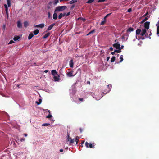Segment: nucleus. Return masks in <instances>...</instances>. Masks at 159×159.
I'll return each mask as SVG.
<instances>
[{
  "label": "nucleus",
  "instance_id": "ddd939ff",
  "mask_svg": "<svg viewBox=\"0 0 159 159\" xmlns=\"http://www.w3.org/2000/svg\"><path fill=\"white\" fill-rule=\"evenodd\" d=\"M4 6L5 8V11H6V13L7 16V17H8V7H7V5L6 4H4Z\"/></svg>",
  "mask_w": 159,
  "mask_h": 159
},
{
  "label": "nucleus",
  "instance_id": "09e8293b",
  "mask_svg": "<svg viewBox=\"0 0 159 159\" xmlns=\"http://www.w3.org/2000/svg\"><path fill=\"white\" fill-rule=\"evenodd\" d=\"M109 49L111 50V51H112L113 50V48H112V47H110L109 48Z\"/></svg>",
  "mask_w": 159,
  "mask_h": 159
},
{
  "label": "nucleus",
  "instance_id": "20e7f679",
  "mask_svg": "<svg viewBox=\"0 0 159 159\" xmlns=\"http://www.w3.org/2000/svg\"><path fill=\"white\" fill-rule=\"evenodd\" d=\"M67 73L66 75L68 77H73L75 76L77 74V72H76L75 74H73V70H71L70 72L67 71Z\"/></svg>",
  "mask_w": 159,
  "mask_h": 159
},
{
  "label": "nucleus",
  "instance_id": "473e14b6",
  "mask_svg": "<svg viewBox=\"0 0 159 159\" xmlns=\"http://www.w3.org/2000/svg\"><path fill=\"white\" fill-rule=\"evenodd\" d=\"M94 1V0H89L87 1V3H91L93 2Z\"/></svg>",
  "mask_w": 159,
  "mask_h": 159
},
{
  "label": "nucleus",
  "instance_id": "72a5a7b5",
  "mask_svg": "<svg viewBox=\"0 0 159 159\" xmlns=\"http://www.w3.org/2000/svg\"><path fill=\"white\" fill-rule=\"evenodd\" d=\"M58 2L59 0H55L54 2V4L55 5H57Z\"/></svg>",
  "mask_w": 159,
  "mask_h": 159
},
{
  "label": "nucleus",
  "instance_id": "f03ea898",
  "mask_svg": "<svg viewBox=\"0 0 159 159\" xmlns=\"http://www.w3.org/2000/svg\"><path fill=\"white\" fill-rule=\"evenodd\" d=\"M107 86H108V90L107 91V92H106V93H105L104 92H103L102 93V94L100 95V96L96 97L95 99L97 100H99L102 98V97H103V96H102V94H103V95L105 94L106 93H107L111 91V85H107Z\"/></svg>",
  "mask_w": 159,
  "mask_h": 159
},
{
  "label": "nucleus",
  "instance_id": "a878e982",
  "mask_svg": "<svg viewBox=\"0 0 159 159\" xmlns=\"http://www.w3.org/2000/svg\"><path fill=\"white\" fill-rule=\"evenodd\" d=\"M80 139V138L78 136H76L75 139V141L76 142V144H77V143L78 142L79 140Z\"/></svg>",
  "mask_w": 159,
  "mask_h": 159
},
{
  "label": "nucleus",
  "instance_id": "c85d7f7f",
  "mask_svg": "<svg viewBox=\"0 0 159 159\" xmlns=\"http://www.w3.org/2000/svg\"><path fill=\"white\" fill-rule=\"evenodd\" d=\"M115 57L114 56H113L111 59V62H114L115 61Z\"/></svg>",
  "mask_w": 159,
  "mask_h": 159
},
{
  "label": "nucleus",
  "instance_id": "e2e57ef3",
  "mask_svg": "<svg viewBox=\"0 0 159 159\" xmlns=\"http://www.w3.org/2000/svg\"><path fill=\"white\" fill-rule=\"evenodd\" d=\"M135 41V39H134L133 40V41Z\"/></svg>",
  "mask_w": 159,
  "mask_h": 159
},
{
  "label": "nucleus",
  "instance_id": "13d9d810",
  "mask_svg": "<svg viewBox=\"0 0 159 159\" xmlns=\"http://www.w3.org/2000/svg\"><path fill=\"white\" fill-rule=\"evenodd\" d=\"M87 84H90V81H87Z\"/></svg>",
  "mask_w": 159,
  "mask_h": 159
},
{
  "label": "nucleus",
  "instance_id": "393cba45",
  "mask_svg": "<svg viewBox=\"0 0 159 159\" xmlns=\"http://www.w3.org/2000/svg\"><path fill=\"white\" fill-rule=\"evenodd\" d=\"M42 102V99H39L38 101H37L36 102V103L37 104V105H39Z\"/></svg>",
  "mask_w": 159,
  "mask_h": 159
},
{
  "label": "nucleus",
  "instance_id": "58836bf2",
  "mask_svg": "<svg viewBox=\"0 0 159 159\" xmlns=\"http://www.w3.org/2000/svg\"><path fill=\"white\" fill-rule=\"evenodd\" d=\"M105 1H106V0H99L97 2H104Z\"/></svg>",
  "mask_w": 159,
  "mask_h": 159
},
{
  "label": "nucleus",
  "instance_id": "aec40b11",
  "mask_svg": "<svg viewBox=\"0 0 159 159\" xmlns=\"http://www.w3.org/2000/svg\"><path fill=\"white\" fill-rule=\"evenodd\" d=\"M50 33H48L43 37V38L44 39H46L50 35Z\"/></svg>",
  "mask_w": 159,
  "mask_h": 159
},
{
  "label": "nucleus",
  "instance_id": "b1692460",
  "mask_svg": "<svg viewBox=\"0 0 159 159\" xmlns=\"http://www.w3.org/2000/svg\"><path fill=\"white\" fill-rule=\"evenodd\" d=\"M7 2L8 5V7H11V0H7Z\"/></svg>",
  "mask_w": 159,
  "mask_h": 159
},
{
  "label": "nucleus",
  "instance_id": "bb28decb",
  "mask_svg": "<svg viewBox=\"0 0 159 159\" xmlns=\"http://www.w3.org/2000/svg\"><path fill=\"white\" fill-rule=\"evenodd\" d=\"M24 25L25 27H27L28 25V23L27 21H25L24 23Z\"/></svg>",
  "mask_w": 159,
  "mask_h": 159
},
{
  "label": "nucleus",
  "instance_id": "4d7b16f0",
  "mask_svg": "<svg viewBox=\"0 0 159 159\" xmlns=\"http://www.w3.org/2000/svg\"><path fill=\"white\" fill-rule=\"evenodd\" d=\"M148 19V18L147 17H145L144 19V20L145 21L146 20H147Z\"/></svg>",
  "mask_w": 159,
  "mask_h": 159
},
{
  "label": "nucleus",
  "instance_id": "2f4dec72",
  "mask_svg": "<svg viewBox=\"0 0 159 159\" xmlns=\"http://www.w3.org/2000/svg\"><path fill=\"white\" fill-rule=\"evenodd\" d=\"M50 125V124L49 123H44V124H43L42 125V126H48V125Z\"/></svg>",
  "mask_w": 159,
  "mask_h": 159
},
{
  "label": "nucleus",
  "instance_id": "a211bd4d",
  "mask_svg": "<svg viewBox=\"0 0 159 159\" xmlns=\"http://www.w3.org/2000/svg\"><path fill=\"white\" fill-rule=\"evenodd\" d=\"M34 36V35L33 33H31L29 35L28 39L30 40Z\"/></svg>",
  "mask_w": 159,
  "mask_h": 159
},
{
  "label": "nucleus",
  "instance_id": "a19ab883",
  "mask_svg": "<svg viewBox=\"0 0 159 159\" xmlns=\"http://www.w3.org/2000/svg\"><path fill=\"white\" fill-rule=\"evenodd\" d=\"M14 42V41L13 40H11V41L9 42V43L8 44H12V43H13Z\"/></svg>",
  "mask_w": 159,
  "mask_h": 159
},
{
  "label": "nucleus",
  "instance_id": "4c0bfd02",
  "mask_svg": "<svg viewBox=\"0 0 159 159\" xmlns=\"http://www.w3.org/2000/svg\"><path fill=\"white\" fill-rule=\"evenodd\" d=\"M52 117V115L51 114H49L46 116L47 118H50Z\"/></svg>",
  "mask_w": 159,
  "mask_h": 159
},
{
  "label": "nucleus",
  "instance_id": "de8ad7c7",
  "mask_svg": "<svg viewBox=\"0 0 159 159\" xmlns=\"http://www.w3.org/2000/svg\"><path fill=\"white\" fill-rule=\"evenodd\" d=\"M6 27V25H4L3 26V29L5 30Z\"/></svg>",
  "mask_w": 159,
  "mask_h": 159
},
{
  "label": "nucleus",
  "instance_id": "a18cd8bd",
  "mask_svg": "<svg viewBox=\"0 0 159 159\" xmlns=\"http://www.w3.org/2000/svg\"><path fill=\"white\" fill-rule=\"evenodd\" d=\"M123 47H124V46L123 45H122L121 46V47H120V50H121V49H123Z\"/></svg>",
  "mask_w": 159,
  "mask_h": 159
},
{
  "label": "nucleus",
  "instance_id": "0eeeda50",
  "mask_svg": "<svg viewBox=\"0 0 159 159\" xmlns=\"http://www.w3.org/2000/svg\"><path fill=\"white\" fill-rule=\"evenodd\" d=\"M128 38V35H127L124 34L122 37V39L124 41H126Z\"/></svg>",
  "mask_w": 159,
  "mask_h": 159
},
{
  "label": "nucleus",
  "instance_id": "7c9ffc66",
  "mask_svg": "<svg viewBox=\"0 0 159 159\" xmlns=\"http://www.w3.org/2000/svg\"><path fill=\"white\" fill-rule=\"evenodd\" d=\"M76 0H72L70 2V3L72 4L76 2Z\"/></svg>",
  "mask_w": 159,
  "mask_h": 159
},
{
  "label": "nucleus",
  "instance_id": "9d476101",
  "mask_svg": "<svg viewBox=\"0 0 159 159\" xmlns=\"http://www.w3.org/2000/svg\"><path fill=\"white\" fill-rule=\"evenodd\" d=\"M44 24L43 23L36 25V27H40L41 28H43L44 27Z\"/></svg>",
  "mask_w": 159,
  "mask_h": 159
},
{
  "label": "nucleus",
  "instance_id": "6ab92c4d",
  "mask_svg": "<svg viewBox=\"0 0 159 159\" xmlns=\"http://www.w3.org/2000/svg\"><path fill=\"white\" fill-rule=\"evenodd\" d=\"M39 32V30L38 29H36V30H34L33 32L34 34L35 35H37L38 34Z\"/></svg>",
  "mask_w": 159,
  "mask_h": 159
},
{
  "label": "nucleus",
  "instance_id": "69168bd1",
  "mask_svg": "<svg viewBox=\"0 0 159 159\" xmlns=\"http://www.w3.org/2000/svg\"><path fill=\"white\" fill-rule=\"evenodd\" d=\"M84 141L82 143H84Z\"/></svg>",
  "mask_w": 159,
  "mask_h": 159
},
{
  "label": "nucleus",
  "instance_id": "6e6552de",
  "mask_svg": "<svg viewBox=\"0 0 159 159\" xmlns=\"http://www.w3.org/2000/svg\"><path fill=\"white\" fill-rule=\"evenodd\" d=\"M17 26L18 28H20L22 26V24L20 21H18L17 22Z\"/></svg>",
  "mask_w": 159,
  "mask_h": 159
},
{
  "label": "nucleus",
  "instance_id": "4468645a",
  "mask_svg": "<svg viewBox=\"0 0 159 159\" xmlns=\"http://www.w3.org/2000/svg\"><path fill=\"white\" fill-rule=\"evenodd\" d=\"M66 15V13H64L63 14L61 13H60L58 16V18L61 19L63 16H64Z\"/></svg>",
  "mask_w": 159,
  "mask_h": 159
},
{
  "label": "nucleus",
  "instance_id": "7ed1b4c3",
  "mask_svg": "<svg viewBox=\"0 0 159 159\" xmlns=\"http://www.w3.org/2000/svg\"><path fill=\"white\" fill-rule=\"evenodd\" d=\"M66 8V7L65 6H59L56 7L55 11H62Z\"/></svg>",
  "mask_w": 159,
  "mask_h": 159
},
{
  "label": "nucleus",
  "instance_id": "423d86ee",
  "mask_svg": "<svg viewBox=\"0 0 159 159\" xmlns=\"http://www.w3.org/2000/svg\"><path fill=\"white\" fill-rule=\"evenodd\" d=\"M53 78L55 81H57L59 80V76L58 74L57 75H55V76H54Z\"/></svg>",
  "mask_w": 159,
  "mask_h": 159
},
{
  "label": "nucleus",
  "instance_id": "680f3d73",
  "mask_svg": "<svg viewBox=\"0 0 159 159\" xmlns=\"http://www.w3.org/2000/svg\"><path fill=\"white\" fill-rule=\"evenodd\" d=\"M141 43H138V45H141Z\"/></svg>",
  "mask_w": 159,
  "mask_h": 159
},
{
  "label": "nucleus",
  "instance_id": "f704fd0d",
  "mask_svg": "<svg viewBox=\"0 0 159 159\" xmlns=\"http://www.w3.org/2000/svg\"><path fill=\"white\" fill-rule=\"evenodd\" d=\"M89 143L87 142H86L85 143V145L86 147L87 148H88L89 147Z\"/></svg>",
  "mask_w": 159,
  "mask_h": 159
},
{
  "label": "nucleus",
  "instance_id": "8fccbe9b",
  "mask_svg": "<svg viewBox=\"0 0 159 159\" xmlns=\"http://www.w3.org/2000/svg\"><path fill=\"white\" fill-rule=\"evenodd\" d=\"M131 11V9H129L128 10V12H130Z\"/></svg>",
  "mask_w": 159,
  "mask_h": 159
},
{
  "label": "nucleus",
  "instance_id": "37998d69",
  "mask_svg": "<svg viewBox=\"0 0 159 159\" xmlns=\"http://www.w3.org/2000/svg\"><path fill=\"white\" fill-rule=\"evenodd\" d=\"M109 59H110V57H107V61H109Z\"/></svg>",
  "mask_w": 159,
  "mask_h": 159
},
{
  "label": "nucleus",
  "instance_id": "0e129e2a",
  "mask_svg": "<svg viewBox=\"0 0 159 159\" xmlns=\"http://www.w3.org/2000/svg\"><path fill=\"white\" fill-rule=\"evenodd\" d=\"M80 131H81V132H82V130H81V129H80Z\"/></svg>",
  "mask_w": 159,
  "mask_h": 159
},
{
  "label": "nucleus",
  "instance_id": "3c124183",
  "mask_svg": "<svg viewBox=\"0 0 159 159\" xmlns=\"http://www.w3.org/2000/svg\"><path fill=\"white\" fill-rule=\"evenodd\" d=\"M70 14V12H69L66 14V16H68Z\"/></svg>",
  "mask_w": 159,
  "mask_h": 159
},
{
  "label": "nucleus",
  "instance_id": "052dcab7",
  "mask_svg": "<svg viewBox=\"0 0 159 159\" xmlns=\"http://www.w3.org/2000/svg\"><path fill=\"white\" fill-rule=\"evenodd\" d=\"M110 14H111V13H110V14H108L106 16H105V18H106V17L107 16H108L109 15H110Z\"/></svg>",
  "mask_w": 159,
  "mask_h": 159
},
{
  "label": "nucleus",
  "instance_id": "5fc2aeb1",
  "mask_svg": "<svg viewBox=\"0 0 159 159\" xmlns=\"http://www.w3.org/2000/svg\"><path fill=\"white\" fill-rule=\"evenodd\" d=\"M44 111H48V112L49 113H50V111H49V110H48V109H46V110H44Z\"/></svg>",
  "mask_w": 159,
  "mask_h": 159
},
{
  "label": "nucleus",
  "instance_id": "338daca9",
  "mask_svg": "<svg viewBox=\"0 0 159 159\" xmlns=\"http://www.w3.org/2000/svg\"><path fill=\"white\" fill-rule=\"evenodd\" d=\"M0 1H1V0H0Z\"/></svg>",
  "mask_w": 159,
  "mask_h": 159
},
{
  "label": "nucleus",
  "instance_id": "c9c22d12",
  "mask_svg": "<svg viewBox=\"0 0 159 159\" xmlns=\"http://www.w3.org/2000/svg\"><path fill=\"white\" fill-rule=\"evenodd\" d=\"M89 147L90 148H93L94 146V145H93L92 143H89Z\"/></svg>",
  "mask_w": 159,
  "mask_h": 159
},
{
  "label": "nucleus",
  "instance_id": "5701e85b",
  "mask_svg": "<svg viewBox=\"0 0 159 159\" xmlns=\"http://www.w3.org/2000/svg\"><path fill=\"white\" fill-rule=\"evenodd\" d=\"M18 140H19L20 142H23L25 141V138L23 137L20 138V139H18Z\"/></svg>",
  "mask_w": 159,
  "mask_h": 159
},
{
  "label": "nucleus",
  "instance_id": "1a4fd4ad",
  "mask_svg": "<svg viewBox=\"0 0 159 159\" xmlns=\"http://www.w3.org/2000/svg\"><path fill=\"white\" fill-rule=\"evenodd\" d=\"M70 94H71L73 95L75 93V89L71 88L70 90Z\"/></svg>",
  "mask_w": 159,
  "mask_h": 159
},
{
  "label": "nucleus",
  "instance_id": "cd10ccee",
  "mask_svg": "<svg viewBox=\"0 0 159 159\" xmlns=\"http://www.w3.org/2000/svg\"><path fill=\"white\" fill-rule=\"evenodd\" d=\"M123 55H120V62H122V61H123Z\"/></svg>",
  "mask_w": 159,
  "mask_h": 159
},
{
  "label": "nucleus",
  "instance_id": "49530a36",
  "mask_svg": "<svg viewBox=\"0 0 159 159\" xmlns=\"http://www.w3.org/2000/svg\"><path fill=\"white\" fill-rule=\"evenodd\" d=\"M59 151H60V152H63V149H61Z\"/></svg>",
  "mask_w": 159,
  "mask_h": 159
},
{
  "label": "nucleus",
  "instance_id": "9b49d317",
  "mask_svg": "<svg viewBox=\"0 0 159 159\" xmlns=\"http://www.w3.org/2000/svg\"><path fill=\"white\" fill-rule=\"evenodd\" d=\"M55 23H53L50 25L48 27L47 30L48 31L50 30L55 25Z\"/></svg>",
  "mask_w": 159,
  "mask_h": 159
},
{
  "label": "nucleus",
  "instance_id": "e433bc0d",
  "mask_svg": "<svg viewBox=\"0 0 159 159\" xmlns=\"http://www.w3.org/2000/svg\"><path fill=\"white\" fill-rule=\"evenodd\" d=\"M94 32H95V30H93L92 31H90L89 34H87V35H89V34H91L93 33Z\"/></svg>",
  "mask_w": 159,
  "mask_h": 159
},
{
  "label": "nucleus",
  "instance_id": "412c9836",
  "mask_svg": "<svg viewBox=\"0 0 159 159\" xmlns=\"http://www.w3.org/2000/svg\"><path fill=\"white\" fill-rule=\"evenodd\" d=\"M57 14L56 13H54L53 16V18L54 19L56 20L57 19Z\"/></svg>",
  "mask_w": 159,
  "mask_h": 159
},
{
  "label": "nucleus",
  "instance_id": "2eb2a0df",
  "mask_svg": "<svg viewBox=\"0 0 159 159\" xmlns=\"http://www.w3.org/2000/svg\"><path fill=\"white\" fill-rule=\"evenodd\" d=\"M51 73L52 75L53 76H55V75H57V74L56 70H52Z\"/></svg>",
  "mask_w": 159,
  "mask_h": 159
},
{
  "label": "nucleus",
  "instance_id": "39448f33",
  "mask_svg": "<svg viewBox=\"0 0 159 159\" xmlns=\"http://www.w3.org/2000/svg\"><path fill=\"white\" fill-rule=\"evenodd\" d=\"M114 47L116 48V49L120 48V43L117 42L116 43L114 44L113 45Z\"/></svg>",
  "mask_w": 159,
  "mask_h": 159
},
{
  "label": "nucleus",
  "instance_id": "f3484780",
  "mask_svg": "<svg viewBox=\"0 0 159 159\" xmlns=\"http://www.w3.org/2000/svg\"><path fill=\"white\" fill-rule=\"evenodd\" d=\"M134 30V29L133 28L131 27H130L127 30V32H131L132 31H133Z\"/></svg>",
  "mask_w": 159,
  "mask_h": 159
},
{
  "label": "nucleus",
  "instance_id": "c756f323",
  "mask_svg": "<svg viewBox=\"0 0 159 159\" xmlns=\"http://www.w3.org/2000/svg\"><path fill=\"white\" fill-rule=\"evenodd\" d=\"M118 49L115 50V52H116L117 53H120L121 52V50L120 48L117 49Z\"/></svg>",
  "mask_w": 159,
  "mask_h": 159
},
{
  "label": "nucleus",
  "instance_id": "603ef678",
  "mask_svg": "<svg viewBox=\"0 0 159 159\" xmlns=\"http://www.w3.org/2000/svg\"><path fill=\"white\" fill-rule=\"evenodd\" d=\"M23 135L25 137H27V134H24Z\"/></svg>",
  "mask_w": 159,
  "mask_h": 159
},
{
  "label": "nucleus",
  "instance_id": "f8f14e48",
  "mask_svg": "<svg viewBox=\"0 0 159 159\" xmlns=\"http://www.w3.org/2000/svg\"><path fill=\"white\" fill-rule=\"evenodd\" d=\"M67 140L70 142V143H72L73 142L72 141V139L70 137L69 135V134H68L67 135Z\"/></svg>",
  "mask_w": 159,
  "mask_h": 159
},
{
  "label": "nucleus",
  "instance_id": "79ce46f5",
  "mask_svg": "<svg viewBox=\"0 0 159 159\" xmlns=\"http://www.w3.org/2000/svg\"><path fill=\"white\" fill-rule=\"evenodd\" d=\"M105 23V21H102L100 24V25H103L104 23Z\"/></svg>",
  "mask_w": 159,
  "mask_h": 159
},
{
  "label": "nucleus",
  "instance_id": "6e6d98bb",
  "mask_svg": "<svg viewBox=\"0 0 159 159\" xmlns=\"http://www.w3.org/2000/svg\"><path fill=\"white\" fill-rule=\"evenodd\" d=\"M72 141L73 142L72 143H74L75 141V139H72Z\"/></svg>",
  "mask_w": 159,
  "mask_h": 159
},
{
  "label": "nucleus",
  "instance_id": "bf43d9fd",
  "mask_svg": "<svg viewBox=\"0 0 159 159\" xmlns=\"http://www.w3.org/2000/svg\"><path fill=\"white\" fill-rule=\"evenodd\" d=\"M48 72V70H45V71H44V72L46 73H47Z\"/></svg>",
  "mask_w": 159,
  "mask_h": 159
},
{
  "label": "nucleus",
  "instance_id": "f257e3e1",
  "mask_svg": "<svg viewBox=\"0 0 159 159\" xmlns=\"http://www.w3.org/2000/svg\"><path fill=\"white\" fill-rule=\"evenodd\" d=\"M149 22H146L144 23V26L136 30V38L137 39L139 40L140 39H144L148 37L150 39V36L152 34L150 31H149Z\"/></svg>",
  "mask_w": 159,
  "mask_h": 159
},
{
  "label": "nucleus",
  "instance_id": "4be33fe9",
  "mask_svg": "<svg viewBox=\"0 0 159 159\" xmlns=\"http://www.w3.org/2000/svg\"><path fill=\"white\" fill-rule=\"evenodd\" d=\"M20 39V38L19 36H16L14 37L13 39V40L15 41H17Z\"/></svg>",
  "mask_w": 159,
  "mask_h": 159
},
{
  "label": "nucleus",
  "instance_id": "dca6fc26",
  "mask_svg": "<svg viewBox=\"0 0 159 159\" xmlns=\"http://www.w3.org/2000/svg\"><path fill=\"white\" fill-rule=\"evenodd\" d=\"M74 65V63L72 60H71L69 62V65L70 67H73Z\"/></svg>",
  "mask_w": 159,
  "mask_h": 159
},
{
  "label": "nucleus",
  "instance_id": "c03bdc74",
  "mask_svg": "<svg viewBox=\"0 0 159 159\" xmlns=\"http://www.w3.org/2000/svg\"><path fill=\"white\" fill-rule=\"evenodd\" d=\"M115 51H114L112 52L111 53V54H112V55H114V54H115Z\"/></svg>",
  "mask_w": 159,
  "mask_h": 159
},
{
  "label": "nucleus",
  "instance_id": "ea45409f",
  "mask_svg": "<svg viewBox=\"0 0 159 159\" xmlns=\"http://www.w3.org/2000/svg\"><path fill=\"white\" fill-rule=\"evenodd\" d=\"M48 18H51V15H50V12H48Z\"/></svg>",
  "mask_w": 159,
  "mask_h": 159
},
{
  "label": "nucleus",
  "instance_id": "864d4df0",
  "mask_svg": "<svg viewBox=\"0 0 159 159\" xmlns=\"http://www.w3.org/2000/svg\"><path fill=\"white\" fill-rule=\"evenodd\" d=\"M79 100L81 102L83 101V98H79Z\"/></svg>",
  "mask_w": 159,
  "mask_h": 159
}]
</instances>
